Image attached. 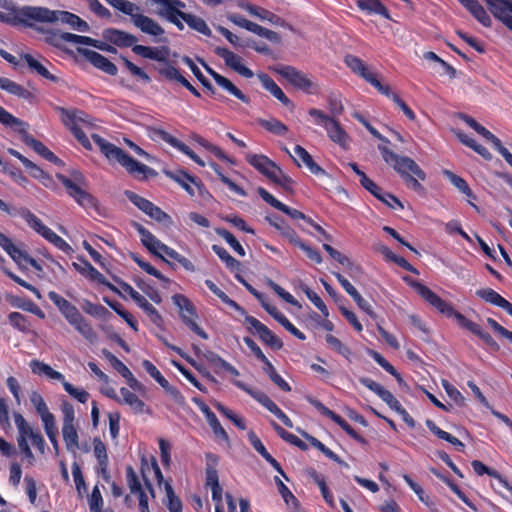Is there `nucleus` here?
<instances>
[{"label":"nucleus","mask_w":512,"mask_h":512,"mask_svg":"<svg viewBox=\"0 0 512 512\" xmlns=\"http://www.w3.org/2000/svg\"><path fill=\"white\" fill-rule=\"evenodd\" d=\"M377 139L381 141V144L378 145V150L381 153L384 162L393 168L408 188L419 194H424L425 188L420 183V181L426 180V173L424 170L412 158L408 156H401L391 150L388 147L390 140L384 137L381 133L380 138Z\"/></svg>","instance_id":"obj_1"},{"label":"nucleus","mask_w":512,"mask_h":512,"mask_svg":"<svg viewBox=\"0 0 512 512\" xmlns=\"http://www.w3.org/2000/svg\"><path fill=\"white\" fill-rule=\"evenodd\" d=\"M329 109L331 115H328L322 110L316 108H311L308 113L316 125L321 126L326 130L329 138L333 142L338 143L343 149H348L349 136L336 120V116L340 115L343 111L342 102L336 97L331 96L329 98Z\"/></svg>","instance_id":"obj_2"},{"label":"nucleus","mask_w":512,"mask_h":512,"mask_svg":"<svg viewBox=\"0 0 512 512\" xmlns=\"http://www.w3.org/2000/svg\"><path fill=\"white\" fill-rule=\"evenodd\" d=\"M95 144L109 161H116L131 174H142L145 178L156 175L154 169L133 159L123 149L106 141L98 134L91 135Z\"/></svg>","instance_id":"obj_3"},{"label":"nucleus","mask_w":512,"mask_h":512,"mask_svg":"<svg viewBox=\"0 0 512 512\" xmlns=\"http://www.w3.org/2000/svg\"><path fill=\"white\" fill-rule=\"evenodd\" d=\"M0 123L6 127L13 128L20 136L22 141L30 146L36 153L42 156L49 162L56 165H62L61 159H59L52 151H50L42 142L35 139L28 133L29 125L21 119L13 116L2 106H0Z\"/></svg>","instance_id":"obj_4"},{"label":"nucleus","mask_w":512,"mask_h":512,"mask_svg":"<svg viewBox=\"0 0 512 512\" xmlns=\"http://www.w3.org/2000/svg\"><path fill=\"white\" fill-rule=\"evenodd\" d=\"M61 113L63 124L73 133L78 142L87 150L92 149V145L83 128H92V119L81 110H68L62 107L57 108Z\"/></svg>","instance_id":"obj_5"},{"label":"nucleus","mask_w":512,"mask_h":512,"mask_svg":"<svg viewBox=\"0 0 512 512\" xmlns=\"http://www.w3.org/2000/svg\"><path fill=\"white\" fill-rule=\"evenodd\" d=\"M29 11L31 13L28 14V16L34 17L36 22L54 23L60 21L70 25L72 29L79 32L89 31L88 23L73 13L67 11L50 10L46 7H39V9H32Z\"/></svg>","instance_id":"obj_6"},{"label":"nucleus","mask_w":512,"mask_h":512,"mask_svg":"<svg viewBox=\"0 0 512 512\" xmlns=\"http://www.w3.org/2000/svg\"><path fill=\"white\" fill-rule=\"evenodd\" d=\"M56 177L66 188L69 196H71L80 206L86 209L96 207V200L89 192H87V183L80 172H74L72 179L62 174H56Z\"/></svg>","instance_id":"obj_7"},{"label":"nucleus","mask_w":512,"mask_h":512,"mask_svg":"<svg viewBox=\"0 0 512 512\" xmlns=\"http://www.w3.org/2000/svg\"><path fill=\"white\" fill-rule=\"evenodd\" d=\"M405 281L431 306L437 309L441 314L446 315L447 317H454L458 322V315H462L457 312L451 304L444 301L437 294H435L430 288L425 286L424 284L410 280L408 277L404 278Z\"/></svg>","instance_id":"obj_8"},{"label":"nucleus","mask_w":512,"mask_h":512,"mask_svg":"<svg viewBox=\"0 0 512 512\" xmlns=\"http://www.w3.org/2000/svg\"><path fill=\"white\" fill-rule=\"evenodd\" d=\"M405 281L431 306L437 309L441 314L446 315L447 317H454L458 322V315H462L457 312L451 304L444 301L437 294H435L430 288L425 286L424 284L410 280L408 277L404 278Z\"/></svg>","instance_id":"obj_9"},{"label":"nucleus","mask_w":512,"mask_h":512,"mask_svg":"<svg viewBox=\"0 0 512 512\" xmlns=\"http://www.w3.org/2000/svg\"><path fill=\"white\" fill-rule=\"evenodd\" d=\"M172 301L179 309L182 321L199 337L208 339V334L195 322L198 315L193 303L182 294L173 295Z\"/></svg>","instance_id":"obj_10"},{"label":"nucleus","mask_w":512,"mask_h":512,"mask_svg":"<svg viewBox=\"0 0 512 512\" xmlns=\"http://www.w3.org/2000/svg\"><path fill=\"white\" fill-rule=\"evenodd\" d=\"M65 319L72 325L85 339L90 342H94L97 338L96 332L93 330L92 326L88 323V321L83 317V315L79 312V310L71 304L70 302L67 304L65 308L60 311Z\"/></svg>","instance_id":"obj_11"},{"label":"nucleus","mask_w":512,"mask_h":512,"mask_svg":"<svg viewBox=\"0 0 512 512\" xmlns=\"http://www.w3.org/2000/svg\"><path fill=\"white\" fill-rule=\"evenodd\" d=\"M0 247L18 264L24 263L30 264L37 271H42V266L32 257H30L25 251L15 245L11 239L0 232Z\"/></svg>","instance_id":"obj_12"},{"label":"nucleus","mask_w":512,"mask_h":512,"mask_svg":"<svg viewBox=\"0 0 512 512\" xmlns=\"http://www.w3.org/2000/svg\"><path fill=\"white\" fill-rule=\"evenodd\" d=\"M271 69L298 89L309 91L312 87V82L306 75L293 66L277 64L271 67Z\"/></svg>","instance_id":"obj_13"},{"label":"nucleus","mask_w":512,"mask_h":512,"mask_svg":"<svg viewBox=\"0 0 512 512\" xmlns=\"http://www.w3.org/2000/svg\"><path fill=\"white\" fill-rule=\"evenodd\" d=\"M354 73H357L360 77H362L367 83L372 85L382 95L390 94V86L383 85L379 81L378 74L374 67L366 64L364 61L356 57H354Z\"/></svg>","instance_id":"obj_14"},{"label":"nucleus","mask_w":512,"mask_h":512,"mask_svg":"<svg viewBox=\"0 0 512 512\" xmlns=\"http://www.w3.org/2000/svg\"><path fill=\"white\" fill-rule=\"evenodd\" d=\"M491 14L512 32V0H483Z\"/></svg>","instance_id":"obj_15"},{"label":"nucleus","mask_w":512,"mask_h":512,"mask_svg":"<svg viewBox=\"0 0 512 512\" xmlns=\"http://www.w3.org/2000/svg\"><path fill=\"white\" fill-rule=\"evenodd\" d=\"M133 227L136 229L141 237L142 244L154 255L160 257L166 261L162 253L165 254L167 245L158 240L149 230L143 227L141 224L134 222Z\"/></svg>","instance_id":"obj_16"},{"label":"nucleus","mask_w":512,"mask_h":512,"mask_svg":"<svg viewBox=\"0 0 512 512\" xmlns=\"http://www.w3.org/2000/svg\"><path fill=\"white\" fill-rule=\"evenodd\" d=\"M214 51L219 57L223 58L228 67L241 76L245 78H252L254 76L253 71L242 64V58L239 55L223 47H216Z\"/></svg>","instance_id":"obj_17"},{"label":"nucleus","mask_w":512,"mask_h":512,"mask_svg":"<svg viewBox=\"0 0 512 512\" xmlns=\"http://www.w3.org/2000/svg\"><path fill=\"white\" fill-rule=\"evenodd\" d=\"M199 62L209 73V75L212 76V78L215 80L218 86H220L222 89H224L240 101L244 103H249V98L240 89H238L228 78L217 73L204 60L199 59Z\"/></svg>","instance_id":"obj_18"},{"label":"nucleus","mask_w":512,"mask_h":512,"mask_svg":"<svg viewBox=\"0 0 512 512\" xmlns=\"http://www.w3.org/2000/svg\"><path fill=\"white\" fill-rule=\"evenodd\" d=\"M77 50L81 55L85 56V58L96 68L102 70L103 72L111 76L117 74L118 69L116 65L112 63L107 57L103 56L102 54L96 51L85 48H78Z\"/></svg>","instance_id":"obj_19"},{"label":"nucleus","mask_w":512,"mask_h":512,"mask_svg":"<svg viewBox=\"0 0 512 512\" xmlns=\"http://www.w3.org/2000/svg\"><path fill=\"white\" fill-rule=\"evenodd\" d=\"M32 9H39V7L35 6H23L21 8H14L10 13H6L3 11H0V21L7 24H18L23 23L27 26H31L30 23H28V20L35 21L34 17L28 16L31 12L29 10Z\"/></svg>","instance_id":"obj_20"},{"label":"nucleus","mask_w":512,"mask_h":512,"mask_svg":"<svg viewBox=\"0 0 512 512\" xmlns=\"http://www.w3.org/2000/svg\"><path fill=\"white\" fill-rule=\"evenodd\" d=\"M103 37L118 47H132L136 45L138 41L137 37L114 28L105 29L103 31Z\"/></svg>","instance_id":"obj_21"},{"label":"nucleus","mask_w":512,"mask_h":512,"mask_svg":"<svg viewBox=\"0 0 512 512\" xmlns=\"http://www.w3.org/2000/svg\"><path fill=\"white\" fill-rule=\"evenodd\" d=\"M233 384L253 397L275 416L282 411L264 392L252 389L241 381H233Z\"/></svg>","instance_id":"obj_22"},{"label":"nucleus","mask_w":512,"mask_h":512,"mask_svg":"<svg viewBox=\"0 0 512 512\" xmlns=\"http://www.w3.org/2000/svg\"><path fill=\"white\" fill-rule=\"evenodd\" d=\"M132 51L143 58L164 63L168 61L167 58L169 56V49L165 46L149 47L144 45H135L133 46Z\"/></svg>","instance_id":"obj_23"},{"label":"nucleus","mask_w":512,"mask_h":512,"mask_svg":"<svg viewBox=\"0 0 512 512\" xmlns=\"http://www.w3.org/2000/svg\"><path fill=\"white\" fill-rule=\"evenodd\" d=\"M476 295L486 302L504 309L512 316V304L491 288L478 289Z\"/></svg>","instance_id":"obj_24"},{"label":"nucleus","mask_w":512,"mask_h":512,"mask_svg":"<svg viewBox=\"0 0 512 512\" xmlns=\"http://www.w3.org/2000/svg\"><path fill=\"white\" fill-rule=\"evenodd\" d=\"M133 24L138 29H140L141 32L156 38L162 36L165 33L164 29L158 22L143 14H141L140 16H136Z\"/></svg>","instance_id":"obj_25"},{"label":"nucleus","mask_w":512,"mask_h":512,"mask_svg":"<svg viewBox=\"0 0 512 512\" xmlns=\"http://www.w3.org/2000/svg\"><path fill=\"white\" fill-rule=\"evenodd\" d=\"M173 1L174 0H152V2L158 6L156 12L158 16L174 24L179 30H183V22L173 17V12H175Z\"/></svg>","instance_id":"obj_26"},{"label":"nucleus","mask_w":512,"mask_h":512,"mask_svg":"<svg viewBox=\"0 0 512 512\" xmlns=\"http://www.w3.org/2000/svg\"><path fill=\"white\" fill-rule=\"evenodd\" d=\"M258 79L261 82L264 89L269 91L276 99H278L283 105H292L289 98L284 94L282 89L275 83V81L265 73H259Z\"/></svg>","instance_id":"obj_27"},{"label":"nucleus","mask_w":512,"mask_h":512,"mask_svg":"<svg viewBox=\"0 0 512 512\" xmlns=\"http://www.w3.org/2000/svg\"><path fill=\"white\" fill-rule=\"evenodd\" d=\"M165 174L178 183L189 195H195V190L192 185L196 183V177L189 175L183 170L165 171Z\"/></svg>","instance_id":"obj_28"},{"label":"nucleus","mask_w":512,"mask_h":512,"mask_svg":"<svg viewBox=\"0 0 512 512\" xmlns=\"http://www.w3.org/2000/svg\"><path fill=\"white\" fill-rule=\"evenodd\" d=\"M0 89L5 90L6 92L12 95H15L19 98L26 100H30L33 97L30 91H28L18 83L5 77H0Z\"/></svg>","instance_id":"obj_29"},{"label":"nucleus","mask_w":512,"mask_h":512,"mask_svg":"<svg viewBox=\"0 0 512 512\" xmlns=\"http://www.w3.org/2000/svg\"><path fill=\"white\" fill-rule=\"evenodd\" d=\"M120 394L122 396L120 403L129 405L136 414H142L145 412L146 405L136 394L132 393L125 387L120 389Z\"/></svg>","instance_id":"obj_30"},{"label":"nucleus","mask_w":512,"mask_h":512,"mask_svg":"<svg viewBox=\"0 0 512 512\" xmlns=\"http://www.w3.org/2000/svg\"><path fill=\"white\" fill-rule=\"evenodd\" d=\"M19 215L27 222L30 228H32L43 238L50 231V228L47 227L35 214H33L28 209H21L19 211Z\"/></svg>","instance_id":"obj_31"},{"label":"nucleus","mask_w":512,"mask_h":512,"mask_svg":"<svg viewBox=\"0 0 512 512\" xmlns=\"http://www.w3.org/2000/svg\"><path fill=\"white\" fill-rule=\"evenodd\" d=\"M471 465L477 475L487 474L496 478L508 491L512 492V485L498 471L487 467L479 460L472 461Z\"/></svg>","instance_id":"obj_32"},{"label":"nucleus","mask_w":512,"mask_h":512,"mask_svg":"<svg viewBox=\"0 0 512 512\" xmlns=\"http://www.w3.org/2000/svg\"><path fill=\"white\" fill-rule=\"evenodd\" d=\"M357 5L361 10L367 11L370 14H379L385 19H392L390 12L380 0H357Z\"/></svg>","instance_id":"obj_33"},{"label":"nucleus","mask_w":512,"mask_h":512,"mask_svg":"<svg viewBox=\"0 0 512 512\" xmlns=\"http://www.w3.org/2000/svg\"><path fill=\"white\" fill-rule=\"evenodd\" d=\"M21 58H23L25 60L29 69L36 72L41 77H43L47 80H50L52 82L58 81V78L56 76H54L53 74H51L48 71V69L42 63H40L37 59H35L32 55L22 54Z\"/></svg>","instance_id":"obj_34"},{"label":"nucleus","mask_w":512,"mask_h":512,"mask_svg":"<svg viewBox=\"0 0 512 512\" xmlns=\"http://www.w3.org/2000/svg\"><path fill=\"white\" fill-rule=\"evenodd\" d=\"M483 26L491 27L492 20L478 0H470L464 6Z\"/></svg>","instance_id":"obj_35"},{"label":"nucleus","mask_w":512,"mask_h":512,"mask_svg":"<svg viewBox=\"0 0 512 512\" xmlns=\"http://www.w3.org/2000/svg\"><path fill=\"white\" fill-rule=\"evenodd\" d=\"M458 324L479 337L487 345L493 340L489 333L483 331L478 324L468 320L464 315H458Z\"/></svg>","instance_id":"obj_36"},{"label":"nucleus","mask_w":512,"mask_h":512,"mask_svg":"<svg viewBox=\"0 0 512 512\" xmlns=\"http://www.w3.org/2000/svg\"><path fill=\"white\" fill-rule=\"evenodd\" d=\"M135 303L146 313V315L149 317L150 321L155 324L158 327H161L163 324V318L157 311V309L148 302V300L143 296L140 295L136 300Z\"/></svg>","instance_id":"obj_37"},{"label":"nucleus","mask_w":512,"mask_h":512,"mask_svg":"<svg viewBox=\"0 0 512 512\" xmlns=\"http://www.w3.org/2000/svg\"><path fill=\"white\" fill-rule=\"evenodd\" d=\"M295 156L315 175L324 174L325 171L313 160L312 156L300 145L294 148Z\"/></svg>","instance_id":"obj_38"},{"label":"nucleus","mask_w":512,"mask_h":512,"mask_svg":"<svg viewBox=\"0 0 512 512\" xmlns=\"http://www.w3.org/2000/svg\"><path fill=\"white\" fill-rule=\"evenodd\" d=\"M354 174L359 178V183L365 190L371 193L375 198L382 199V197H380V193L383 191L382 188H380L371 178L366 175L365 172L360 170L355 164Z\"/></svg>","instance_id":"obj_39"},{"label":"nucleus","mask_w":512,"mask_h":512,"mask_svg":"<svg viewBox=\"0 0 512 512\" xmlns=\"http://www.w3.org/2000/svg\"><path fill=\"white\" fill-rule=\"evenodd\" d=\"M425 424H426L427 428L438 438L451 443L459 451H462L464 449V444L459 439L452 436L448 432L440 429L432 420L427 419Z\"/></svg>","instance_id":"obj_40"},{"label":"nucleus","mask_w":512,"mask_h":512,"mask_svg":"<svg viewBox=\"0 0 512 512\" xmlns=\"http://www.w3.org/2000/svg\"><path fill=\"white\" fill-rule=\"evenodd\" d=\"M147 132H148V136L152 140H162L178 150L183 143L182 141L178 140L174 136L170 135L165 130L158 128V127H148Z\"/></svg>","instance_id":"obj_41"},{"label":"nucleus","mask_w":512,"mask_h":512,"mask_svg":"<svg viewBox=\"0 0 512 512\" xmlns=\"http://www.w3.org/2000/svg\"><path fill=\"white\" fill-rule=\"evenodd\" d=\"M181 21H185V23L191 28V29H194L196 31H198L199 33L205 35V36H211V30L210 28L208 27V25L206 24V22L194 15V14H186V15H181Z\"/></svg>","instance_id":"obj_42"},{"label":"nucleus","mask_w":512,"mask_h":512,"mask_svg":"<svg viewBox=\"0 0 512 512\" xmlns=\"http://www.w3.org/2000/svg\"><path fill=\"white\" fill-rule=\"evenodd\" d=\"M81 263L73 262L72 266L81 274H87L92 280L105 284V277L96 268H94L87 260L80 259Z\"/></svg>","instance_id":"obj_43"},{"label":"nucleus","mask_w":512,"mask_h":512,"mask_svg":"<svg viewBox=\"0 0 512 512\" xmlns=\"http://www.w3.org/2000/svg\"><path fill=\"white\" fill-rule=\"evenodd\" d=\"M263 364V371L269 376L271 381L281 390L289 392L291 390L290 385L277 373L272 363L267 359Z\"/></svg>","instance_id":"obj_44"},{"label":"nucleus","mask_w":512,"mask_h":512,"mask_svg":"<svg viewBox=\"0 0 512 512\" xmlns=\"http://www.w3.org/2000/svg\"><path fill=\"white\" fill-rule=\"evenodd\" d=\"M368 353L373 356L374 360L383 368L385 369L389 374L395 377L398 384L400 386L406 385L404 379L402 376L397 372V370L377 351L374 350H368Z\"/></svg>","instance_id":"obj_45"},{"label":"nucleus","mask_w":512,"mask_h":512,"mask_svg":"<svg viewBox=\"0 0 512 512\" xmlns=\"http://www.w3.org/2000/svg\"><path fill=\"white\" fill-rule=\"evenodd\" d=\"M272 426L276 433L286 442L298 447L299 449L306 451L308 449V446L305 442H303L301 439H299L294 434L286 431L284 428H282L279 424L272 422Z\"/></svg>","instance_id":"obj_46"},{"label":"nucleus","mask_w":512,"mask_h":512,"mask_svg":"<svg viewBox=\"0 0 512 512\" xmlns=\"http://www.w3.org/2000/svg\"><path fill=\"white\" fill-rule=\"evenodd\" d=\"M62 434L68 450L74 452L79 448L78 433L74 425H63Z\"/></svg>","instance_id":"obj_47"},{"label":"nucleus","mask_w":512,"mask_h":512,"mask_svg":"<svg viewBox=\"0 0 512 512\" xmlns=\"http://www.w3.org/2000/svg\"><path fill=\"white\" fill-rule=\"evenodd\" d=\"M24 167L29 172L30 176L40 180L43 185L49 186L52 182L51 177L43 171L38 165L30 161L29 159L24 162Z\"/></svg>","instance_id":"obj_48"},{"label":"nucleus","mask_w":512,"mask_h":512,"mask_svg":"<svg viewBox=\"0 0 512 512\" xmlns=\"http://www.w3.org/2000/svg\"><path fill=\"white\" fill-rule=\"evenodd\" d=\"M275 482L278 487V491L281 494L288 508L296 510L299 505L296 497L291 493L289 488L282 482V480L279 477H275Z\"/></svg>","instance_id":"obj_49"},{"label":"nucleus","mask_w":512,"mask_h":512,"mask_svg":"<svg viewBox=\"0 0 512 512\" xmlns=\"http://www.w3.org/2000/svg\"><path fill=\"white\" fill-rule=\"evenodd\" d=\"M258 123L275 135H285L288 131V127L276 118L271 119H258Z\"/></svg>","instance_id":"obj_50"},{"label":"nucleus","mask_w":512,"mask_h":512,"mask_svg":"<svg viewBox=\"0 0 512 512\" xmlns=\"http://www.w3.org/2000/svg\"><path fill=\"white\" fill-rule=\"evenodd\" d=\"M245 159L260 173H262L267 168V166H272V160L263 154L247 153L245 155Z\"/></svg>","instance_id":"obj_51"},{"label":"nucleus","mask_w":512,"mask_h":512,"mask_svg":"<svg viewBox=\"0 0 512 512\" xmlns=\"http://www.w3.org/2000/svg\"><path fill=\"white\" fill-rule=\"evenodd\" d=\"M14 422L18 430V436H23L25 439H31L38 432L34 431L20 413H14Z\"/></svg>","instance_id":"obj_52"},{"label":"nucleus","mask_w":512,"mask_h":512,"mask_svg":"<svg viewBox=\"0 0 512 512\" xmlns=\"http://www.w3.org/2000/svg\"><path fill=\"white\" fill-rule=\"evenodd\" d=\"M443 174L460 192L467 195L468 197H473L471 189L469 188L467 182L463 178L456 175L450 170H444Z\"/></svg>","instance_id":"obj_53"},{"label":"nucleus","mask_w":512,"mask_h":512,"mask_svg":"<svg viewBox=\"0 0 512 512\" xmlns=\"http://www.w3.org/2000/svg\"><path fill=\"white\" fill-rule=\"evenodd\" d=\"M183 62L190 68L194 76L198 79V81L212 94H215V89L209 80L202 74L197 65L193 62V60L187 56L183 57Z\"/></svg>","instance_id":"obj_54"},{"label":"nucleus","mask_w":512,"mask_h":512,"mask_svg":"<svg viewBox=\"0 0 512 512\" xmlns=\"http://www.w3.org/2000/svg\"><path fill=\"white\" fill-rule=\"evenodd\" d=\"M212 250L226 264L227 268L232 271L239 268V261L232 257L225 248L215 244L212 246Z\"/></svg>","instance_id":"obj_55"},{"label":"nucleus","mask_w":512,"mask_h":512,"mask_svg":"<svg viewBox=\"0 0 512 512\" xmlns=\"http://www.w3.org/2000/svg\"><path fill=\"white\" fill-rule=\"evenodd\" d=\"M125 196L131 203H133L138 209H140L145 214H148L149 211L152 210L154 204L149 200L141 197L140 195L127 190L125 191Z\"/></svg>","instance_id":"obj_56"},{"label":"nucleus","mask_w":512,"mask_h":512,"mask_svg":"<svg viewBox=\"0 0 512 512\" xmlns=\"http://www.w3.org/2000/svg\"><path fill=\"white\" fill-rule=\"evenodd\" d=\"M62 39H64V43L69 42L72 44H82V45L93 46L96 48H102L101 46L98 45L97 40L87 37V36H80V35H76V34H72V33H68V32H63Z\"/></svg>","instance_id":"obj_57"},{"label":"nucleus","mask_w":512,"mask_h":512,"mask_svg":"<svg viewBox=\"0 0 512 512\" xmlns=\"http://www.w3.org/2000/svg\"><path fill=\"white\" fill-rule=\"evenodd\" d=\"M102 355L105 357L106 360L109 361L111 366L121 374L123 378L129 376V373L131 372L129 368L120 361L114 354H112L109 350L103 349Z\"/></svg>","instance_id":"obj_58"},{"label":"nucleus","mask_w":512,"mask_h":512,"mask_svg":"<svg viewBox=\"0 0 512 512\" xmlns=\"http://www.w3.org/2000/svg\"><path fill=\"white\" fill-rule=\"evenodd\" d=\"M165 492L167 496V508L170 512H182V503L180 499L175 495L174 490L170 483H164Z\"/></svg>","instance_id":"obj_59"},{"label":"nucleus","mask_w":512,"mask_h":512,"mask_svg":"<svg viewBox=\"0 0 512 512\" xmlns=\"http://www.w3.org/2000/svg\"><path fill=\"white\" fill-rule=\"evenodd\" d=\"M216 233L221 238H223L237 254H239L241 257L245 256L244 248L242 247V245L239 243V241L234 237V235L231 232H229L226 229L221 228V229H217Z\"/></svg>","instance_id":"obj_60"},{"label":"nucleus","mask_w":512,"mask_h":512,"mask_svg":"<svg viewBox=\"0 0 512 512\" xmlns=\"http://www.w3.org/2000/svg\"><path fill=\"white\" fill-rule=\"evenodd\" d=\"M44 239L53 244L56 248L64 252L65 254H72L73 248L54 231H50L44 236Z\"/></svg>","instance_id":"obj_61"},{"label":"nucleus","mask_w":512,"mask_h":512,"mask_svg":"<svg viewBox=\"0 0 512 512\" xmlns=\"http://www.w3.org/2000/svg\"><path fill=\"white\" fill-rule=\"evenodd\" d=\"M158 72L166 79L176 81L180 84L182 83V79L185 78L180 74L179 70L172 66L168 61L165 62L163 67L158 69Z\"/></svg>","instance_id":"obj_62"},{"label":"nucleus","mask_w":512,"mask_h":512,"mask_svg":"<svg viewBox=\"0 0 512 512\" xmlns=\"http://www.w3.org/2000/svg\"><path fill=\"white\" fill-rule=\"evenodd\" d=\"M142 366L145 371L162 387L166 388L167 380L161 374V372L156 368V366L150 362L149 360H144L142 362Z\"/></svg>","instance_id":"obj_63"},{"label":"nucleus","mask_w":512,"mask_h":512,"mask_svg":"<svg viewBox=\"0 0 512 512\" xmlns=\"http://www.w3.org/2000/svg\"><path fill=\"white\" fill-rule=\"evenodd\" d=\"M442 386L444 390L446 391L447 395L458 405V406H465V398L461 394V392L454 387L452 384L449 383L447 380H442Z\"/></svg>","instance_id":"obj_64"}]
</instances>
